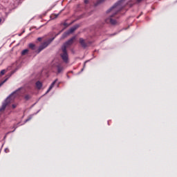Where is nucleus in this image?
Returning a JSON list of instances; mask_svg holds the SVG:
<instances>
[{
  "label": "nucleus",
  "mask_w": 177,
  "mask_h": 177,
  "mask_svg": "<svg viewBox=\"0 0 177 177\" xmlns=\"http://www.w3.org/2000/svg\"><path fill=\"white\" fill-rule=\"evenodd\" d=\"M86 63V62H84V66H85Z\"/></svg>",
  "instance_id": "26"
},
{
  "label": "nucleus",
  "mask_w": 177,
  "mask_h": 177,
  "mask_svg": "<svg viewBox=\"0 0 177 177\" xmlns=\"http://www.w3.org/2000/svg\"><path fill=\"white\" fill-rule=\"evenodd\" d=\"M2 117H3V113L1 114L0 116V127H2V125H3V120L2 119Z\"/></svg>",
  "instance_id": "13"
},
{
  "label": "nucleus",
  "mask_w": 177,
  "mask_h": 177,
  "mask_svg": "<svg viewBox=\"0 0 177 177\" xmlns=\"http://www.w3.org/2000/svg\"><path fill=\"white\" fill-rule=\"evenodd\" d=\"M137 2H142V0H137Z\"/></svg>",
  "instance_id": "23"
},
{
  "label": "nucleus",
  "mask_w": 177,
  "mask_h": 177,
  "mask_svg": "<svg viewBox=\"0 0 177 177\" xmlns=\"http://www.w3.org/2000/svg\"><path fill=\"white\" fill-rule=\"evenodd\" d=\"M86 63V62H84V66H85Z\"/></svg>",
  "instance_id": "25"
},
{
  "label": "nucleus",
  "mask_w": 177,
  "mask_h": 177,
  "mask_svg": "<svg viewBox=\"0 0 177 177\" xmlns=\"http://www.w3.org/2000/svg\"><path fill=\"white\" fill-rule=\"evenodd\" d=\"M21 90V88H18L6 99L4 102H3L1 107L0 108V113H2V111H3V110L6 109V106H8V104H9L10 103H12V102L15 100V97H19V96H20V93L19 92H20Z\"/></svg>",
  "instance_id": "4"
},
{
  "label": "nucleus",
  "mask_w": 177,
  "mask_h": 177,
  "mask_svg": "<svg viewBox=\"0 0 177 177\" xmlns=\"http://www.w3.org/2000/svg\"><path fill=\"white\" fill-rule=\"evenodd\" d=\"M36 87L37 88V89H41V88H42V82L37 81L36 82Z\"/></svg>",
  "instance_id": "10"
},
{
  "label": "nucleus",
  "mask_w": 177,
  "mask_h": 177,
  "mask_svg": "<svg viewBox=\"0 0 177 177\" xmlns=\"http://www.w3.org/2000/svg\"><path fill=\"white\" fill-rule=\"evenodd\" d=\"M74 39H75V37L71 38L68 41L65 42L62 47V52L60 53V57L63 60L64 63H68V53H67V48L71 45H73V42H74Z\"/></svg>",
  "instance_id": "2"
},
{
  "label": "nucleus",
  "mask_w": 177,
  "mask_h": 177,
  "mask_svg": "<svg viewBox=\"0 0 177 177\" xmlns=\"http://www.w3.org/2000/svg\"><path fill=\"white\" fill-rule=\"evenodd\" d=\"M1 21H2V19H0V23H1Z\"/></svg>",
  "instance_id": "24"
},
{
  "label": "nucleus",
  "mask_w": 177,
  "mask_h": 177,
  "mask_svg": "<svg viewBox=\"0 0 177 177\" xmlns=\"http://www.w3.org/2000/svg\"><path fill=\"white\" fill-rule=\"evenodd\" d=\"M5 153H9V149L6 148L5 150H4Z\"/></svg>",
  "instance_id": "20"
},
{
  "label": "nucleus",
  "mask_w": 177,
  "mask_h": 177,
  "mask_svg": "<svg viewBox=\"0 0 177 177\" xmlns=\"http://www.w3.org/2000/svg\"><path fill=\"white\" fill-rule=\"evenodd\" d=\"M6 73V70L3 69L0 72L1 75H4Z\"/></svg>",
  "instance_id": "16"
},
{
  "label": "nucleus",
  "mask_w": 177,
  "mask_h": 177,
  "mask_svg": "<svg viewBox=\"0 0 177 177\" xmlns=\"http://www.w3.org/2000/svg\"><path fill=\"white\" fill-rule=\"evenodd\" d=\"M53 68L54 70H57V74H60V73H63V71L64 70V67H63V64L61 63H56L53 66Z\"/></svg>",
  "instance_id": "6"
},
{
  "label": "nucleus",
  "mask_w": 177,
  "mask_h": 177,
  "mask_svg": "<svg viewBox=\"0 0 177 177\" xmlns=\"http://www.w3.org/2000/svg\"><path fill=\"white\" fill-rule=\"evenodd\" d=\"M53 39H55V37L48 39L47 41H44L40 46H39L38 50L36 51L37 53H40L45 49V48H48Z\"/></svg>",
  "instance_id": "5"
},
{
  "label": "nucleus",
  "mask_w": 177,
  "mask_h": 177,
  "mask_svg": "<svg viewBox=\"0 0 177 177\" xmlns=\"http://www.w3.org/2000/svg\"><path fill=\"white\" fill-rule=\"evenodd\" d=\"M27 53H28V49H25L21 51L22 56H24V55H27Z\"/></svg>",
  "instance_id": "14"
},
{
  "label": "nucleus",
  "mask_w": 177,
  "mask_h": 177,
  "mask_svg": "<svg viewBox=\"0 0 177 177\" xmlns=\"http://www.w3.org/2000/svg\"><path fill=\"white\" fill-rule=\"evenodd\" d=\"M106 0H98L97 1V3H103V2H104Z\"/></svg>",
  "instance_id": "18"
},
{
  "label": "nucleus",
  "mask_w": 177,
  "mask_h": 177,
  "mask_svg": "<svg viewBox=\"0 0 177 177\" xmlns=\"http://www.w3.org/2000/svg\"><path fill=\"white\" fill-rule=\"evenodd\" d=\"M56 82H57V79H56L49 86L48 89L47 90L46 93H49V92H50V91H52V89L53 88V86H55V84H56Z\"/></svg>",
  "instance_id": "8"
},
{
  "label": "nucleus",
  "mask_w": 177,
  "mask_h": 177,
  "mask_svg": "<svg viewBox=\"0 0 177 177\" xmlns=\"http://www.w3.org/2000/svg\"><path fill=\"white\" fill-rule=\"evenodd\" d=\"M21 90V88H18L6 99L4 102H3L1 107L0 108V113H2V111H3V110L6 109V106H8V104H9L10 103H12V102L15 100V97H19V96H20V93L19 92H20Z\"/></svg>",
  "instance_id": "3"
},
{
  "label": "nucleus",
  "mask_w": 177,
  "mask_h": 177,
  "mask_svg": "<svg viewBox=\"0 0 177 177\" xmlns=\"http://www.w3.org/2000/svg\"><path fill=\"white\" fill-rule=\"evenodd\" d=\"M80 44L82 46V48H86L87 45L86 43H85V40L82 38L80 39Z\"/></svg>",
  "instance_id": "9"
},
{
  "label": "nucleus",
  "mask_w": 177,
  "mask_h": 177,
  "mask_svg": "<svg viewBox=\"0 0 177 177\" xmlns=\"http://www.w3.org/2000/svg\"><path fill=\"white\" fill-rule=\"evenodd\" d=\"M12 109H16L17 107V104H13L12 105Z\"/></svg>",
  "instance_id": "17"
},
{
  "label": "nucleus",
  "mask_w": 177,
  "mask_h": 177,
  "mask_svg": "<svg viewBox=\"0 0 177 177\" xmlns=\"http://www.w3.org/2000/svg\"><path fill=\"white\" fill-rule=\"evenodd\" d=\"M24 98L26 100H30V99H31V96L30 95H26Z\"/></svg>",
  "instance_id": "15"
},
{
  "label": "nucleus",
  "mask_w": 177,
  "mask_h": 177,
  "mask_svg": "<svg viewBox=\"0 0 177 177\" xmlns=\"http://www.w3.org/2000/svg\"><path fill=\"white\" fill-rule=\"evenodd\" d=\"M30 120H31V118H30L27 119V120H26V122H27L30 121Z\"/></svg>",
  "instance_id": "22"
},
{
  "label": "nucleus",
  "mask_w": 177,
  "mask_h": 177,
  "mask_svg": "<svg viewBox=\"0 0 177 177\" xmlns=\"http://www.w3.org/2000/svg\"><path fill=\"white\" fill-rule=\"evenodd\" d=\"M37 41H39V42H41V41H42V37H38Z\"/></svg>",
  "instance_id": "19"
},
{
  "label": "nucleus",
  "mask_w": 177,
  "mask_h": 177,
  "mask_svg": "<svg viewBox=\"0 0 177 177\" xmlns=\"http://www.w3.org/2000/svg\"><path fill=\"white\" fill-rule=\"evenodd\" d=\"M84 3H89V0H84Z\"/></svg>",
  "instance_id": "21"
},
{
  "label": "nucleus",
  "mask_w": 177,
  "mask_h": 177,
  "mask_svg": "<svg viewBox=\"0 0 177 177\" xmlns=\"http://www.w3.org/2000/svg\"><path fill=\"white\" fill-rule=\"evenodd\" d=\"M124 6L125 0H120L109 10H108L106 13H111V15L108 18L106 19V23H110V24H112V26H116V24H118L117 20L113 19L112 17H114V16H115V15H117L118 12H120Z\"/></svg>",
  "instance_id": "1"
},
{
  "label": "nucleus",
  "mask_w": 177,
  "mask_h": 177,
  "mask_svg": "<svg viewBox=\"0 0 177 177\" xmlns=\"http://www.w3.org/2000/svg\"><path fill=\"white\" fill-rule=\"evenodd\" d=\"M77 28H78V25H76L72 28H71L67 32L64 33V35H68L70 34H72V32H74V31H75V30H77Z\"/></svg>",
  "instance_id": "7"
},
{
  "label": "nucleus",
  "mask_w": 177,
  "mask_h": 177,
  "mask_svg": "<svg viewBox=\"0 0 177 177\" xmlns=\"http://www.w3.org/2000/svg\"><path fill=\"white\" fill-rule=\"evenodd\" d=\"M11 76H12V75H8L6 76V78L5 79V80L3 81L1 83H0V87L2 86L3 84H5V82H6L7 80H9V78H10Z\"/></svg>",
  "instance_id": "11"
},
{
  "label": "nucleus",
  "mask_w": 177,
  "mask_h": 177,
  "mask_svg": "<svg viewBox=\"0 0 177 177\" xmlns=\"http://www.w3.org/2000/svg\"><path fill=\"white\" fill-rule=\"evenodd\" d=\"M28 47L30 49H32V50H35V44L30 43L29 44Z\"/></svg>",
  "instance_id": "12"
}]
</instances>
